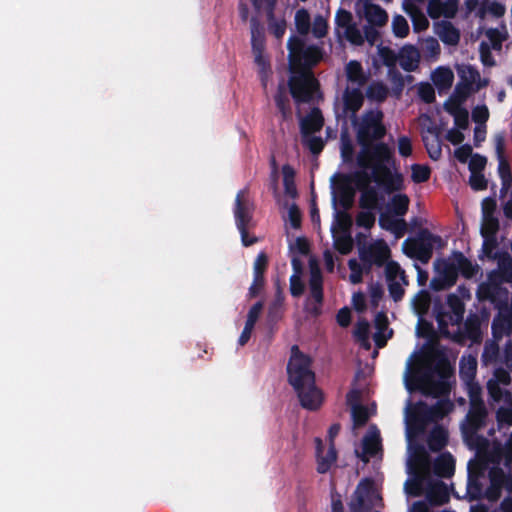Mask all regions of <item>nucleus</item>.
<instances>
[{
    "label": "nucleus",
    "instance_id": "1",
    "mask_svg": "<svg viewBox=\"0 0 512 512\" xmlns=\"http://www.w3.org/2000/svg\"><path fill=\"white\" fill-rule=\"evenodd\" d=\"M383 118L384 114L380 109H369L363 113L361 120L357 118L354 127L356 141L361 148L356 156V163L361 169H368L374 164L376 172L390 178V166H394L395 157L392 148L381 141L386 135Z\"/></svg>",
    "mask_w": 512,
    "mask_h": 512
},
{
    "label": "nucleus",
    "instance_id": "2",
    "mask_svg": "<svg viewBox=\"0 0 512 512\" xmlns=\"http://www.w3.org/2000/svg\"><path fill=\"white\" fill-rule=\"evenodd\" d=\"M288 383L294 389L300 405L309 411H317L323 404L324 394L316 386L312 358L303 353L298 345H292L287 363Z\"/></svg>",
    "mask_w": 512,
    "mask_h": 512
},
{
    "label": "nucleus",
    "instance_id": "3",
    "mask_svg": "<svg viewBox=\"0 0 512 512\" xmlns=\"http://www.w3.org/2000/svg\"><path fill=\"white\" fill-rule=\"evenodd\" d=\"M376 173L375 165L372 164L368 169L356 171L352 176V181L356 188L361 192L359 198V206L365 210H375L379 208L381 202L384 201L377 188L371 186L374 182L385 194L391 195L405 189L404 176L394 166H390V178H385L380 172Z\"/></svg>",
    "mask_w": 512,
    "mask_h": 512
},
{
    "label": "nucleus",
    "instance_id": "4",
    "mask_svg": "<svg viewBox=\"0 0 512 512\" xmlns=\"http://www.w3.org/2000/svg\"><path fill=\"white\" fill-rule=\"evenodd\" d=\"M454 375V369L448 358L438 352L433 365L427 364L423 372L417 371L413 376L417 387L424 395L433 397L448 396L451 391V384L448 381Z\"/></svg>",
    "mask_w": 512,
    "mask_h": 512
},
{
    "label": "nucleus",
    "instance_id": "5",
    "mask_svg": "<svg viewBox=\"0 0 512 512\" xmlns=\"http://www.w3.org/2000/svg\"><path fill=\"white\" fill-rule=\"evenodd\" d=\"M433 314L438 323L440 334L451 339L454 343L464 346L467 341L478 344L482 341L481 319L476 313H470L463 325V328L451 333L448 329V321L446 320L445 307L440 299H436L433 303Z\"/></svg>",
    "mask_w": 512,
    "mask_h": 512
},
{
    "label": "nucleus",
    "instance_id": "6",
    "mask_svg": "<svg viewBox=\"0 0 512 512\" xmlns=\"http://www.w3.org/2000/svg\"><path fill=\"white\" fill-rule=\"evenodd\" d=\"M254 203L249 199L248 188L238 191L234 203L235 224L241 235L243 246L249 247L258 242L256 236H251L248 229L253 226Z\"/></svg>",
    "mask_w": 512,
    "mask_h": 512
},
{
    "label": "nucleus",
    "instance_id": "7",
    "mask_svg": "<svg viewBox=\"0 0 512 512\" xmlns=\"http://www.w3.org/2000/svg\"><path fill=\"white\" fill-rule=\"evenodd\" d=\"M290 73L288 88L295 103H310L314 98V93L319 91V81L312 71L300 69L290 70Z\"/></svg>",
    "mask_w": 512,
    "mask_h": 512
},
{
    "label": "nucleus",
    "instance_id": "8",
    "mask_svg": "<svg viewBox=\"0 0 512 512\" xmlns=\"http://www.w3.org/2000/svg\"><path fill=\"white\" fill-rule=\"evenodd\" d=\"M453 407V403L448 398L438 400L433 406L419 401L414 409V418L421 424H426L442 419L453 410Z\"/></svg>",
    "mask_w": 512,
    "mask_h": 512
},
{
    "label": "nucleus",
    "instance_id": "9",
    "mask_svg": "<svg viewBox=\"0 0 512 512\" xmlns=\"http://www.w3.org/2000/svg\"><path fill=\"white\" fill-rule=\"evenodd\" d=\"M389 257L390 249L383 240L359 247V258L367 271H369L373 265L378 267L383 266Z\"/></svg>",
    "mask_w": 512,
    "mask_h": 512
},
{
    "label": "nucleus",
    "instance_id": "10",
    "mask_svg": "<svg viewBox=\"0 0 512 512\" xmlns=\"http://www.w3.org/2000/svg\"><path fill=\"white\" fill-rule=\"evenodd\" d=\"M477 297L481 302H489L498 311L511 309L509 306V291L504 286L479 285Z\"/></svg>",
    "mask_w": 512,
    "mask_h": 512
},
{
    "label": "nucleus",
    "instance_id": "11",
    "mask_svg": "<svg viewBox=\"0 0 512 512\" xmlns=\"http://www.w3.org/2000/svg\"><path fill=\"white\" fill-rule=\"evenodd\" d=\"M441 237L434 235L427 228H421L414 238L416 259L427 264L433 255L434 244L441 242Z\"/></svg>",
    "mask_w": 512,
    "mask_h": 512
},
{
    "label": "nucleus",
    "instance_id": "12",
    "mask_svg": "<svg viewBox=\"0 0 512 512\" xmlns=\"http://www.w3.org/2000/svg\"><path fill=\"white\" fill-rule=\"evenodd\" d=\"M343 108L341 116L346 118L350 117L353 126L357 124V112L361 109L364 103V95L359 87L350 88L346 87L343 95Z\"/></svg>",
    "mask_w": 512,
    "mask_h": 512
},
{
    "label": "nucleus",
    "instance_id": "13",
    "mask_svg": "<svg viewBox=\"0 0 512 512\" xmlns=\"http://www.w3.org/2000/svg\"><path fill=\"white\" fill-rule=\"evenodd\" d=\"M488 416L485 405L479 403H472L461 424L462 433H473L479 431L486 426V419Z\"/></svg>",
    "mask_w": 512,
    "mask_h": 512
},
{
    "label": "nucleus",
    "instance_id": "14",
    "mask_svg": "<svg viewBox=\"0 0 512 512\" xmlns=\"http://www.w3.org/2000/svg\"><path fill=\"white\" fill-rule=\"evenodd\" d=\"M373 482L370 479L362 480L354 491L350 502L348 503L349 512H374L372 504L367 502V498L372 492Z\"/></svg>",
    "mask_w": 512,
    "mask_h": 512
},
{
    "label": "nucleus",
    "instance_id": "15",
    "mask_svg": "<svg viewBox=\"0 0 512 512\" xmlns=\"http://www.w3.org/2000/svg\"><path fill=\"white\" fill-rule=\"evenodd\" d=\"M381 448L380 432L375 425H372L362 439V451L355 450V454L361 461L368 463L370 457H375Z\"/></svg>",
    "mask_w": 512,
    "mask_h": 512
},
{
    "label": "nucleus",
    "instance_id": "16",
    "mask_svg": "<svg viewBox=\"0 0 512 512\" xmlns=\"http://www.w3.org/2000/svg\"><path fill=\"white\" fill-rule=\"evenodd\" d=\"M310 296L314 300L315 305L310 309V313L314 316L321 314V306L324 300L323 294V276L321 270L317 266H311L309 277Z\"/></svg>",
    "mask_w": 512,
    "mask_h": 512
},
{
    "label": "nucleus",
    "instance_id": "17",
    "mask_svg": "<svg viewBox=\"0 0 512 512\" xmlns=\"http://www.w3.org/2000/svg\"><path fill=\"white\" fill-rule=\"evenodd\" d=\"M315 450H316V460H317V472L320 474L327 473L332 465L337 460V450L335 448L334 443L329 444V448L327 449L324 455V443L321 438L315 439Z\"/></svg>",
    "mask_w": 512,
    "mask_h": 512
},
{
    "label": "nucleus",
    "instance_id": "18",
    "mask_svg": "<svg viewBox=\"0 0 512 512\" xmlns=\"http://www.w3.org/2000/svg\"><path fill=\"white\" fill-rule=\"evenodd\" d=\"M505 137L501 134L495 137V152L498 160V174L501 182H512V174L509 161L505 155Z\"/></svg>",
    "mask_w": 512,
    "mask_h": 512
},
{
    "label": "nucleus",
    "instance_id": "19",
    "mask_svg": "<svg viewBox=\"0 0 512 512\" xmlns=\"http://www.w3.org/2000/svg\"><path fill=\"white\" fill-rule=\"evenodd\" d=\"M322 59V49L316 45L307 46L299 56V61L289 70H304L312 71V68L317 65Z\"/></svg>",
    "mask_w": 512,
    "mask_h": 512
},
{
    "label": "nucleus",
    "instance_id": "20",
    "mask_svg": "<svg viewBox=\"0 0 512 512\" xmlns=\"http://www.w3.org/2000/svg\"><path fill=\"white\" fill-rule=\"evenodd\" d=\"M324 125V118L319 108L314 107L310 113L300 122V130L303 138L319 132Z\"/></svg>",
    "mask_w": 512,
    "mask_h": 512
},
{
    "label": "nucleus",
    "instance_id": "21",
    "mask_svg": "<svg viewBox=\"0 0 512 512\" xmlns=\"http://www.w3.org/2000/svg\"><path fill=\"white\" fill-rule=\"evenodd\" d=\"M494 339H501L504 335H510L512 331V309L498 311L491 325Z\"/></svg>",
    "mask_w": 512,
    "mask_h": 512
},
{
    "label": "nucleus",
    "instance_id": "22",
    "mask_svg": "<svg viewBox=\"0 0 512 512\" xmlns=\"http://www.w3.org/2000/svg\"><path fill=\"white\" fill-rule=\"evenodd\" d=\"M362 13L363 17L370 25L382 27L388 21L387 12L380 5L370 2V0L363 2Z\"/></svg>",
    "mask_w": 512,
    "mask_h": 512
},
{
    "label": "nucleus",
    "instance_id": "23",
    "mask_svg": "<svg viewBox=\"0 0 512 512\" xmlns=\"http://www.w3.org/2000/svg\"><path fill=\"white\" fill-rule=\"evenodd\" d=\"M355 192L348 184V177H343V182L337 187L333 196L334 205L338 204L343 210H349L354 202Z\"/></svg>",
    "mask_w": 512,
    "mask_h": 512
},
{
    "label": "nucleus",
    "instance_id": "24",
    "mask_svg": "<svg viewBox=\"0 0 512 512\" xmlns=\"http://www.w3.org/2000/svg\"><path fill=\"white\" fill-rule=\"evenodd\" d=\"M435 32L446 45L455 46L460 41V31L450 21L436 23Z\"/></svg>",
    "mask_w": 512,
    "mask_h": 512
},
{
    "label": "nucleus",
    "instance_id": "25",
    "mask_svg": "<svg viewBox=\"0 0 512 512\" xmlns=\"http://www.w3.org/2000/svg\"><path fill=\"white\" fill-rule=\"evenodd\" d=\"M420 61L419 50L413 45H405L399 53V65L407 71L413 72L418 68Z\"/></svg>",
    "mask_w": 512,
    "mask_h": 512
},
{
    "label": "nucleus",
    "instance_id": "26",
    "mask_svg": "<svg viewBox=\"0 0 512 512\" xmlns=\"http://www.w3.org/2000/svg\"><path fill=\"white\" fill-rule=\"evenodd\" d=\"M447 306L450 312L445 310L446 320L452 325H460L465 313V305L463 301L456 294H449L447 296Z\"/></svg>",
    "mask_w": 512,
    "mask_h": 512
},
{
    "label": "nucleus",
    "instance_id": "27",
    "mask_svg": "<svg viewBox=\"0 0 512 512\" xmlns=\"http://www.w3.org/2000/svg\"><path fill=\"white\" fill-rule=\"evenodd\" d=\"M434 474L441 478H450L455 472V459L449 452L440 454L434 461Z\"/></svg>",
    "mask_w": 512,
    "mask_h": 512
},
{
    "label": "nucleus",
    "instance_id": "28",
    "mask_svg": "<svg viewBox=\"0 0 512 512\" xmlns=\"http://www.w3.org/2000/svg\"><path fill=\"white\" fill-rule=\"evenodd\" d=\"M426 497L428 501L434 506L444 505L450 500L448 486L444 482L438 481L430 486Z\"/></svg>",
    "mask_w": 512,
    "mask_h": 512
},
{
    "label": "nucleus",
    "instance_id": "29",
    "mask_svg": "<svg viewBox=\"0 0 512 512\" xmlns=\"http://www.w3.org/2000/svg\"><path fill=\"white\" fill-rule=\"evenodd\" d=\"M459 75L462 82L473 86L474 91H479L489 84V79H481L479 71L472 65H467L459 72Z\"/></svg>",
    "mask_w": 512,
    "mask_h": 512
},
{
    "label": "nucleus",
    "instance_id": "30",
    "mask_svg": "<svg viewBox=\"0 0 512 512\" xmlns=\"http://www.w3.org/2000/svg\"><path fill=\"white\" fill-rule=\"evenodd\" d=\"M499 220L494 216L482 217L481 235L485 238L484 249L487 251L488 241L491 240V248L496 246V234L499 231Z\"/></svg>",
    "mask_w": 512,
    "mask_h": 512
},
{
    "label": "nucleus",
    "instance_id": "31",
    "mask_svg": "<svg viewBox=\"0 0 512 512\" xmlns=\"http://www.w3.org/2000/svg\"><path fill=\"white\" fill-rule=\"evenodd\" d=\"M448 443V431L441 425H436L430 431L427 445L432 452L441 451Z\"/></svg>",
    "mask_w": 512,
    "mask_h": 512
},
{
    "label": "nucleus",
    "instance_id": "32",
    "mask_svg": "<svg viewBox=\"0 0 512 512\" xmlns=\"http://www.w3.org/2000/svg\"><path fill=\"white\" fill-rule=\"evenodd\" d=\"M404 11L412 21L413 30L416 33L425 31L429 27V21L421 9L415 4H405Z\"/></svg>",
    "mask_w": 512,
    "mask_h": 512
},
{
    "label": "nucleus",
    "instance_id": "33",
    "mask_svg": "<svg viewBox=\"0 0 512 512\" xmlns=\"http://www.w3.org/2000/svg\"><path fill=\"white\" fill-rule=\"evenodd\" d=\"M345 71L347 80L353 84H357L359 88L364 86L368 81V76L365 74L362 64L357 60L349 61Z\"/></svg>",
    "mask_w": 512,
    "mask_h": 512
},
{
    "label": "nucleus",
    "instance_id": "34",
    "mask_svg": "<svg viewBox=\"0 0 512 512\" xmlns=\"http://www.w3.org/2000/svg\"><path fill=\"white\" fill-rule=\"evenodd\" d=\"M434 270L436 274H439L445 280L449 281L450 285H455L458 279L455 263L446 259H437L434 262Z\"/></svg>",
    "mask_w": 512,
    "mask_h": 512
},
{
    "label": "nucleus",
    "instance_id": "35",
    "mask_svg": "<svg viewBox=\"0 0 512 512\" xmlns=\"http://www.w3.org/2000/svg\"><path fill=\"white\" fill-rule=\"evenodd\" d=\"M387 76L392 86V95L397 99L400 98L405 87V77L396 68L388 69ZM406 79L412 81L413 76L407 75Z\"/></svg>",
    "mask_w": 512,
    "mask_h": 512
},
{
    "label": "nucleus",
    "instance_id": "36",
    "mask_svg": "<svg viewBox=\"0 0 512 512\" xmlns=\"http://www.w3.org/2000/svg\"><path fill=\"white\" fill-rule=\"evenodd\" d=\"M274 101L277 109L282 115L283 120H287L292 115L290 100L287 95L285 87L281 84L277 88V92L274 96Z\"/></svg>",
    "mask_w": 512,
    "mask_h": 512
},
{
    "label": "nucleus",
    "instance_id": "37",
    "mask_svg": "<svg viewBox=\"0 0 512 512\" xmlns=\"http://www.w3.org/2000/svg\"><path fill=\"white\" fill-rule=\"evenodd\" d=\"M410 199L406 194H395L387 207L388 212L395 216H404L409 209Z\"/></svg>",
    "mask_w": 512,
    "mask_h": 512
},
{
    "label": "nucleus",
    "instance_id": "38",
    "mask_svg": "<svg viewBox=\"0 0 512 512\" xmlns=\"http://www.w3.org/2000/svg\"><path fill=\"white\" fill-rule=\"evenodd\" d=\"M430 305L431 295L425 289L420 290L412 300L413 309L419 317H424L428 313Z\"/></svg>",
    "mask_w": 512,
    "mask_h": 512
},
{
    "label": "nucleus",
    "instance_id": "39",
    "mask_svg": "<svg viewBox=\"0 0 512 512\" xmlns=\"http://www.w3.org/2000/svg\"><path fill=\"white\" fill-rule=\"evenodd\" d=\"M306 44L303 39L298 36L292 35L287 41V49L289 51V68L295 65L299 61V56L306 48Z\"/></svg>",
    "mask_w": 512,
    "mask_h": 512
},
{
    "label": "nucleus",
    "instance_id": "40",
    "mask_svg": "<svg viewBox=\"0 0 512 512\" xmlns=\"http://www.w3.org/2000/svg\"><path fill=\"white\" fill-rule=\"evenodd\" d=\"M282 174L285 194L291 198L297 197L298 192L295 184V170L289 164H285L282 166Z\"/></svg>",
    "mask_w": 512,
    "mask_h": 512
},
{
    "label": "nucleus",
    "instance_id": "41",
    "mask_svg": "<svg viewBox=\"0 0 512 512\" xmlns=\"http://www.w3.org/2000/svg\"><path fill=\"white\" fill-rule=\"evenodd\" d=\"M453 263H455L457 267V275L460 272L464 277L471 278L476 273L475 266L462 252H454Z\"/></svg>",
    "mask_w": 512,
    "mask_h": 512
},
{
    "label": "nucleus",
    "instance_id": "42",
    "mask_svg": "<svg viewBox=\"0 0 512 512\" xmlns=\"http://www.w3.org/2000/svg\"><path fill=\"white\" fill-rule=\"evenodd\" d=\"M389 94V90L385 84L382 82H372L367 90L366 96L369 100H374L379 103L384 102Z\"/></svg>",
    "mask_w": 512,
    "mask_h": 512
},
{
    "label": "nucleus",
    "instance_id": "43",
    "mask_svg": "<svg viewBox=\"0 0 512 512\" xmlns=\"http://www.w3.org/2000/svg\"><path fill=\"white\" fill-rule=\"evenodd\" d=\"M369 322L365 319L359 320L354 328V337L362 346L369 348Z\"/></svg>",
    "mask_w": 512,
    "mask_h": 512
},
{
    "label": "nucleus",
    "instance_id": "44",
    "mask_svg": "<svg viewBox=\"0 0 512 512\" xmlns=\"http://www.w3.org/2000/svg\"><path fill=\"white\" fill-rule=\"evenodd\" d=\"M379 224L384 229L393 230L398 237L402 236L406 229V222L404 219H387L383 214L380 216Z\"/></svg>",
    "mask_w": 512,
    "mask_h": 512
},
{
    "label": "nucleus",
    "instance_id": "45",
    "mask_svg": "<svg viewBox=\"0 0 512 512\" xmlns=\"http://www.w3.org/2000/svg\"><path fill=\"white\" fill-rule=\"evenodd\" d=\"M481 359L485 365L500 361V350L498 344L495 342L486 343Z\"/></svg>",
    "mask_w": 512,
    "mask_h": 512
},
{
    "label": "nucleus",
    "instance_id": "46",
    "mask_svg": "<svg viewBox=\"0 0 512 512\" xmlns=\"http://www.w3.org/2000/svg\"><path fill=\"white\" fill-rule=\"evenodd\" d=\"M295 26L299 34H308L310 30V15L306 9L301 8L296 11Z\"/></svg>",
    "mask_w": 512,
    "mask_h": 512
},
{
    "label": "nucleus",
    "instance_id": "47",
    "mask_svg": "<svg viewBox=\"0 0 512 512\" xmlns=\"http://www.w3.org/2000/svg\"><path fill=\"white\" fill-rule=\"evenodd\" d=\"M463 439L470 449L483 450L488 446V440L478 434V431L473 433H462Z\"/></svg>",
    "mask_w": 512,
    "mask_h": 512
},
{
    "label": "nucleus",
    "instance_id": "48",
    "mask_svg": "<svg viewBox=\"0 0 512 512\" xmlns=\"http://www.w3.org/2000/svg\"><path fill=\"white\" fill-rule=\"evenodd\" d=\"M341 157L343 162L350 163L354 158V146L347 132L341 133Z\"/></svg>",
    "mask_w": 512,
    "mask_h": 512
},
{
    "label": "nucleus",
    "instance_id": "49",
    "mask_svg": "<svg viewBox=\"0 0 512 512\" xmlns=\"http://www.w3.org/2000/svg\"><path fill=\"white\" fill-rule=\"evenodd\" d=\"M453 73L449 68H438L434 74V83L441 88H448L453 82Z\"/></svg>",
    "mask_w": 512,
    "mask_h": 512
},
{
    "label": "nucleus",
    "instance_id": "50",
    "mask_svg": "<svg viewBox=\"0 0 512 512\" xmlns=\"http://www.w3.org/2000/svg\"><path fill=\"white\" fill-rule=\"evenodd\" d=\"M411 171V179L414 183L426 182L431 176V170L427 165L413 164Z\"/></svg>",
    "mask_w": 512,
    "mask_h": 512
},
{
    "label": "nucleus",
    "instance_id": "51",
    "mask_svg": "<svg viewBox=\"0 0 512 512\" xmlns=\"http://www.w3.org/2000/svg\"><path fill=\"white\" fill-rule=\"evenodd\" d=\"M488 391L491 395V397L495 401H501L504 400L505 402H508L512 400V393L502 389L499 384L493 383L492 380H490L487 384Z\"/></svg>",
    "mask_w": 512,
    "mask_h": 512
},
{
    "label": "nucleus",
    "instance_id": "52",
    "mask_svg": "<svg viewBox=\"0 0 512 512\" xmlns=\"http://www.w3.org/2000/svg\"><path fill=\"white\" fill-rule=\"evenodd\" d=\"M392 30L396 37L404 38L409 34V25L402 15L394 16L392 20Z\"/></svg>",
    "mask_w": 512,
    "mask_h": 512
},
{
    "label": "nucleus",
    "instance_id": "53",
    "mask_svg": "<svg viewBox=\"0 0 512 512\" xmlns=\"http://www.w3.org/2000/svg\"><path fill=\"white\" fill-rule=\"evenodd\" d=\"M477 370V361L474 357L468 356L467 359L462 357L460 361V374L467 378H474Z\"/></svg>",
    "mask_w": 512,
    "mask_h": 512
},
{
    "label": "nucleus",
    "instance_id": "54",
    "mask_svg": "<svg viewBox=\"0 0 512 512\" xmlns=\"http://www.w3.org/2000/svg\"><path fill=\"white\" fill-rule=\"evenodd\" d=\"M351 414L355 427L364 426L369 419L368 410L364 405H354Z\"/></svg>",
    "mask_w": 512,
    "mask_h": 512
},
{
    "label": "nucleus",
    "instance_id": "55",
    "mask_svg": "<svg viewBox=\"0 0 512 512\" xmlns=\"http://www.w3.org/2000/svg\"><path fill=\"white\" fill-rule=\"evenodd\" d=\"M481 478L468 477L467 480V496L470 500H478L482 496Z\"/></svg>",
    "mask_w": 512,
    "mask_h": 512
},
{
    "label": "nucleus",
    "instance_id": "56",
    "mask_svg": "<svg viewBox=\"0 0 512 512\" xmlns=\"http://www.w3.org/2000/svg\"><path fill=\"white\" fill-rule=\"evenodd\" d=\"M468 477L482 478L487 468V464L481 459H471L468 462Z\"/></svg>",
    "mask_w": 512,
    "mask_h": 512
},
{
    "label": "nucleus",
    "instance_id": "57",
    "mask_svg": "<svg viewBox=\"0 0 512 512\" xmlns=\"http://www.w3.org/2000/svg\"><path fill=\"white\" fill-rule=\"evenodd\" d=\"M335 249L343 255L349 254L353 248V240L349 234L336 237L334 240Z\"/></svg>",
    "mask_w": 512,
    "mask_h": 512
},
{
    "label": "nucleus",
    "instance_id": "58",
    "mask_svg": "<svg viewBox=\"0 0 512 512\" xmlns=\"http://www.w3.org/2000/svg\"><path fill=\"white\" fill-rule=\"evenodd\" d=\"M254 9L260 12L264 7L266 10V16L269 20L273 19L274 10L277 4V0H250Z\"/></svg>",
    "mask_w": 512,
    "mask_h": 512
},
{
    "label": "nucleus",
    "instance_id": "59",
    "mask_svg": "<svg viewBox=\"0 0 512 512\" xmlns=\"http://www.w3.org/2000/svg\"><path fill=\"white\" fill-rule=\"evenodd\" d=\"M344 37L354 45H362L364 43V37L355 23L344 29Z\"/></svg>",
    "mask_w": 512,
    "mask_h": 512
},
{
    "label": "nucleus",
    "instance_id": "60",
    "mask_svg": "<svg viewBox=\"0 0 512 512\" xmlns=\"http://www.w3.org/2000/svg\"><path fill=\"white\" fill-rule=\"evenodd\" d=\"M487 164V158L478 153L472 154L469 161V171L470 173H483Z\"/></svg>",
    "mask_w": 512,
    "mask_h": 512
},
{
    "label": "nucleus",
    "instance_id": "61",
    "mask_svg": "<svg viewBox=\"0 0 512 512\" xmlns=\"http://www.w3.org/2000/svg\"><path fill=\"white\" fill-rule=\"evenodd\" d=\"M353 22V16L351 12L340 8L335 15V24L338 28H344L346 29L350 25H352Z\"/></svg>",
    "mask_w": 512,
    "mask_h": 512
},
{
    "label": "nucleus",
    "instance_id": "62",
    "mask_svg": "<svg viewBox=\"0 0 512 512\" xmlns=\"http://www.w3.org/2000/svg\"><path fill=\"white\" fill-rule=\"evenodd\" d=\"M375 219L372 210L362 211L356 216V223L359 227L370 229L374 226Z\"/></svg>",
    "mask_w": 512,
    "mask_h": 512
},
{
    "label": "nucleus",
    "instance_id": "63",
    "mask_svg": "<svg viewBox=\"0 0 512 512\" xmlns=\"http://www.w3.org/2000/svg\"><path fill=\"white\" fill-rule=\"evenodd\" d=\"M384 295L383 287L380 283H371L369 285V296H370V303L373 308H377L379 305L380 300L382 299Z\"/></svg>",
    "mask_w": 512,
    "mask_h": 512
},
{
    "label": "nucleus",
    "instance_id": "64",
    "mask_svg": "<svg viewBox=\"0 0 512 512\" xmlns=\"http://www.w3.org/2000/svg\"><path fill=\"white\" fill-rule=\"evenodd\" d=\"M474 88L473 86H470L462 81H460L459 83H457V85L455 86L454 88V91L452 93V95L454 97H456L457 99H459L460 101H463L465 102L467 100V98L472 94L474 93Z\"/></svg>",
    "mask_w": 512,
    "mask_h": 512
}]
</instances>
